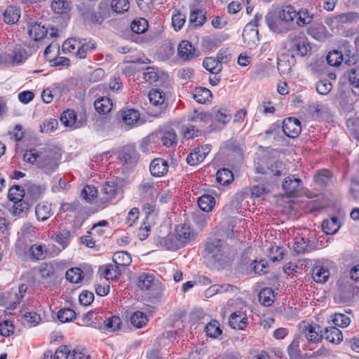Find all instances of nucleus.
<instances>
[{
  "instance_id": "38",
  "label": "nucleus",
  "mask_w": 359,
  "mask_h": 359,
  "mask_svg": "<svg viewBox=\"0 0 359 359\" xmlns=\"http://www.w3.org/2000/svg\"><path fill=\"white\" fill-rule=\"evenodd\" d=\"M165 287L161 283L154 282L148 290V296L154 301H159L163 296Z\"/></svg>"
},
{
  "instance_id": "31",
  "label": "nucleus",
  "mask_w": 359,
  "mask_h": 359,
  "mask_svg": "<svg viewBox=\"0 0 359 359\" xmlns=\"http://www.w3.org/2000/svg\"><path fill=\"white\" fill-rule=\"evenodd\" d=\"M113 262L120 266H128L130 265L132 259L130 255L126 251L116 252L113 255Z\"/></svg>"
},
{
  "instance_id": "21",
  "label": "nucleus",
  "mask_w": 359,
  "mask_h": 359,
  "mask_svg": "<svg viewBox=\"0 0 359 359\" xmlns=\"http://www.w3.org/2000/svg\"><path fill=\"white\" fill-rule=\"evenodd\" d=\"M313 18V14L309 9L302 8L298 11H296V22L299 27H304L310 24Z\"/></svg>"
},
{
  "instance_id": "28",
  "label": "nucleus",
  "mask_w": 359,
  "mask_h": 359,
  "mask_svg": "<svg viewBox=\"0 0 359 359\" xmlns=\"http://www.w3.org/2000/svg\"><path fill=\"white\" fill-rule=\"evenodd\" d=\"M35 213L38 220L46 221L52 215L50 205L48 203H39L35 208Z\"/></svg>"
},
{
  "instance_id": "12",
  "label": "nucleus",
  "mask_w": 359,
  "mask_h": 359,
  "mask_svg": "<svg viewBox=\"0 0 359 359\" xmlns=\"http://www.w3.org/2000/svg\"><path fill=\"white\" fill-rule=\"evenodd\" d=\"M248 323L246 314L240 311L231 313L229 318V326L235 330H244Z\"/></svg>"
},
{
  "instance_id": "59",
  "label": "nucleus",
  "mask_w": 359,
  "mask_h": 359,
  "mask_svg": "<svg viewBox=\"0 0 359 359\" xmlns=\"http://www.w3.org/2000/svg\"><path fill=\"white\" fill-rule=\"evenodd\" d=\"M330 180V173L327 170H322L315 176L316 182L322 186L327 185L329 183Z\"/></svg>"
},
{
  "instance_id": "48",
  "label": "nucleus",
  "mask_w": 359,
  "mask_h": 359,
  "mask_svg": "<svg viewBox=\"0 0 359 359\" xmlns=\"http://www.w3.org/2000/svg\"><path fill=\"white\" fill-rule=\"evenodd\" d=\"M207 335L212 338H216L222 334V330L217 321H211L205 327Z\"/></svg>"
},
{
  "instance_id": "17",
  "label": "nucleus",
  "mask_w": 359,
  "mask_h": 359,
  "mask_svg": "<svg viewBox=\"0 0 359 359\" xmlns=\"http://www.w3.org/2000/svg\"><path fill=\"white\" fill-rule=\"evenodd\" d=\"M60 121L65 126L71 129H75L80 127V124L76 122V114L72 109H67L61 114Z\"/></svg>"
},
{
  "instance_id": "60",
  "label": "nucleus",
  "mask_w": 359,
  "mask_h": 359,
  "mask_svg": "<svg viewBox=\"0 0 359 359\" xmlns=\"http://www.w3.org/2000/svg\"><path fill=\"white\" fill-rule=\"evenodd\" d=\"M24 194V189L21 186L15 185L9 189L8 196L11 201H15L23 197Z\"/></svg>"
},
{
  "instance_id": "13",
  "label": "nucleus",
  "mask_w": 359,
  "mask_h": 359,
  "mask_svg": "<svg viewBox=\"0 0 359 359\" xmlns=\"http://www.w3.org/2000/svg\"><path fill=\"white\" fill-rule=\"evenodd\" d=\"M168 168L166 161L163 158H155L151 162L149 170L153 176L162 177L167 173Z\"/></svg>"
},
{
  "instance_id": "16",
  "label": "nucleus",
  "mask_w": 359,
  "mask_h": 359,
  "mask_svg": "<svg viewBox=\"0 0 359 359\" xmlns=\"http://www.w3.org/2000/svg\"><path fill=\"white\" fill-rule=\"evenodd\" d=\"M290 47L292 52H294L297 55H300L302 57L306 55L311 48L303 38L293 39L291 41Z\"/></svg>"
},
{
  "instance_id": "37",
  "label": "nucleus",
  "mask_w": 359,
  "mask_h": 359,
  "mask_svg": "<svg viewBox=\"0 0 359 359\" xmlns=\"http://www.w3.org/2000/svg\"><path fill=\"white\" fill-rule=\"evenodd\" d=\"M101 192L104 195L103 200L108 201L117 194V186L114 182H107L102 186Z\"/></svg>"
},
{
  "instance_id": "6",
  "label": "nucleus",
  "mask_w": 359,
  "mask_h": 359,
  "mask_svg": "<svg viewBox=\"0 0 359 359\" xmlns=\"http://www.w3.org/2000/svg\"><path fill=\"white\" fill-rule=\"evenodd\" d=\"M299 331L300 337L305 338L309 344L318 343L323 338L321 327L316 324L302 322L299 325Z\"/></svg>"
},
{
  "instance_id": "50",
  "label": "nucleus",
  "mask_w": 359,
  "mask_h": 359,
  "mask_svg": "<svg viewBox=\"0 0 359 359\" xmlns=\"http://www.w3.org/2000/svg\"><path fill=\"white\" fill-rule=\"evenodd\" d=\"M326 60L329 65L337 67L343 61V55L339 51L333 50L328 53Z\"/></svg>"
},
{
  "instance_id": "4",
  "label": "nucleus",
  "mask_w": 359,
  "mask_h": 359,
  "mask_svg": "<svg viewBox=\"0 0 359 359\" xmlns=\"http://www.w3.org/2000/svg\"><path fill=\"white\" fill-rule=\"evenodd\" d=\"M229 248L225 242L220 239L210 240L205 245V257L219 265L226 261Z\"/></svg>"
},
{
  "instance_id": "30",
  "label": "nucleus",
  "mask_w": 359,
  "mask_h": 359,
  "mask_svg": "<svg viewBox=\"0 0 359 359\" xmlns=\"http://www.w3.org/2000/svg\"><path fill=\"white\" fill-rule=\"evenodd\" d=\"M154 283V278L152 274L142 273L137 278V285L142 290L148 291Z\"/></svg>"
},
{
  "instance_id": "3",
  "label": "nucleus",
  "mask_w": 359,
  "mask_h": 359,
  "mask_svg": "<svg viewBox=\"0 0 359 359\" xmlns=\"http://www.w3.org/2000/svg\"><path fill=\"white\" fill-rule=\"evenodd\" d=\"M78 11L80 14L86 20L90 21L93 24L101 25L104 20L107 18L108 13V6L105 3H100L95 6L92 3L82 2L78 5Z\"/></svg>"
},
{
  "instance_id": "34",
  "label": "nucleus",
  "mask_w": 359,
  "mask_h": 359,
  "mask_svg": "<svg viewBox=\"0 0 359 359\" xmlns=\"http://www.w3.org/2000/svg\"><path fill=\"white\" fill-rule=\"evenodd\" d=\"M216 177L217 182L222 185H228L233 180V172L228 168L219 169Z\"/></svg>"
},
{
  "instance_id": "62",
  "label": "nucleus",
  "mask_w": 359,
  "mask_h": 359,
  "mask_svg": "<svg viewBox=\"0 0 359 359\" xmlns=\"http://www.w3.org/2000/svg\"><path fill=\"white\" fill-rule=\"evenodd\" d=\"M293 248L298 254L305 253L309 250V246L304 238H298L294 243Z\"/></svg>"
},
{
  "instance_id": "40",
  "label": "nucleus",
  "mask_w": 359,
  "mask_h": 359,
  "mask_svg": "<svg viewBox=\"0 0 359 359\" xmlns=\"http://www.w3.org/2000/svg\"><path fill=\"white\" fill-rule=\"evenodd\" d=\"M13 205V214L19 217H23L29 209L28 203L21 198L15 199Z\"/></svg>"
},
{
  "instance_id": "36",
  "label": "nucleus",
  "mask_w": 359,
  "mask_h": 359,
  "mask_svg": "<svg viewBox=\"0 0 359 359\" xmlns=\"http://www.w3.org/2000/svg\"><path fill=\"white\" fill-rule=\"evenodd\" d=\"M51 8L55 13L65 14L70 11L71 6L67 0H53Z\"/></svg>"
},
{
  "instance_id": "15",
  "label": "nucleus",
  "mask_w": 359,
  "mask_h": 359,
  "mask_svg": "<svg viewBox=\"0 0 359 359\" xmlns=\"http://www.w3.org/2000/svg\"><path fill=\"white\" fill-rule=\"evenodd\" d=\"M177 53L184 60H189L195 57V48L189 41H182L178 46Z\"/></svg>"
},
{
  "instance_id": "18",
  "label": "nucleus",
  "mask_w": 359,
  "mask_h": 359,
  "mask_svg": "<svg viewBox=\"0 0 359 359\" xmlns=\"http://www.w3.org/2000/svg\"><path fill=\"white\" fill-rule=\"evenodd\" d=\"M48 32L46 27L37 22L32 23L28 26V34L31 39L34 41H39L43 39Z\"/></svg>"
},
{
  "instance_id": "53",
  "label": "nucleus",
  "mask_w": 359,
  "mask_h": 359,
  "mask_svg": "<svg viewBox=\"0 0 359 359\" xmlns=\"http://www.w3.org/2000/svg\"><path fill=\"white\" fill-rule=\"evenodd\" d=\"M41 316L34 311L26 312L23 314L22 320L24 323L29 324V325L35 326L41 321Z\"/></svg>"
},
{
  "instance_id": "63",
  "label": "nucleus",
  "mask_w": 359,
  "mask_h": 359,
  "mask_svg": "<svg viewBox=\"0 0 359 359\" xmlns=\"http://www.w3.org/2000/svg\"><path fill=\"white\" fill-rule=\"evenodd\" d=\"M58 126V121L55 118H48L44 121L41 126V131L43 133H51L55 130Z\"/></svg>"
},
{
  "instance_id": "25",
  "label": "nucleus",
  "mask_w": 359,
  "mask_h": 359,
  "mask_svg": "<svg viewBox=\"0 0 359 359\" xmlns=\"http://www.w3.org/2000/svg\"><path fill=\"white\" fill-rule=\"evenodd\" d=\"M203 67L213 74H217L222 70V65L216 57H208L203 62Z\"/></svg>"
},
{
  "instance_id": "24",
  "label": "nucleus",
  "mask_w": 359,
  "mask_h": 359,
  "mask_svg": "<svg viewBox=\"0 0 359 359\" xmlns=\"http://www.w3.org/2000/svg\"><path fill=\"white\" fill-rule=\"evenodd\" d=\"M304 341L302 337H295L287 347V352L290 359H302L300 343Z\"/></svg>"
},
{
  "instance_id": "52",
  "label": "nucleus",
  "mask_w": 359,
  "mask_h": 359,
  "mask_svg": "<svg viewBox=\"0 0 359 359\" xmlns=\"http://www.w3.org/2000/svg\"><path fill=\"white\" fill-rule=\"evenodd\" d=\"M332 322L335 327H346L350 325L351 319L346 314L344 313H335Z\"/></svg>"
},
{
  "instance_id": "1",
  "label": "nucleus",
  "mask_w": 359,
  "mask_h": 359,
  "mask_svg": "<svg viewBox=\"0 0 359 359\" xmlns=\"http://www.w3.org/2000/svg\"><path fill=\"white\" fill-rule=\"evenodd\" d=\"M296 10L290 5L269 11L265 20L269 29L276 34H285L294 27Z\"/></svg>"
},
{
  "instance_id": "2",
  "label": "nucleus",
  "mask_w": 359,
  "mask_h": 359,
  "mask_svg": "<svg viewBox=\"0 0 359 359\" xmlns=\"http://www.w3.org/2000/svg\"><path fill=\"white\" fill-rule=\"evenodd\" d=\"M23 160L31 164H36L46 174H50L56 170L59 165V157L56 151L50 147L35 148L27 150L23 155Z\"/></svg>"
},
{
  "instance_id": "11",
  "label": "nucleus",
  "mask_w": 359,
  "mask_h": 359,
  "mask_svg": "<svg viewBox=\"0 0 359 359\" xmlns=\"http://www.w3.org/2000/svg\"><path fill=\"white\" fill-rule=\"evenodd\" d=\"M307 34L318 41H324L330 34L325 27L321 23H313L307 29Z\"/></svg>"
},
{
  "instance_id": "8",
  "label": "nucleus",
  "mask_w": 359,
  "mask_h": 359,
  "mask_svg": "<svg viewBox=\"0 0 359 359\" xmlns=\"http://www.w3.org/2000/svg\"><path fill=\"white\" fill-rule=\"evenodd\" d=\"M118 157L121 163L130 167L135 165L139 160V154L133 145L124 147L120 151Z\"/></svg>"
},
{
  "instance_id": "47",
  "label": "nucleus",
  "mask_w": 359,
  "mask_h": 359,
  "mask_svg": "<svg viewBox=\"0 0 359 359\" xmlns=\"http://www.w3.org/2000/svg\"><path fill=\"white\" fill-rule=\"evenodd\" d=\"M148 22L144 18L134 20L131 25L130 29L135 34H142L147 31Z\"/></svg>"
},
{
  "instance_id": "55",
  "label": "nucleus",
  "mask_w": 359,
  "mask_h": 359,
  "mask_svg": "<svg viewBox=\"0 0 359 359\" xmlns=\"http://www.w3.org/2000/svg\"><path fill=\"white\" fill-rule=\"evenodd\" d=\"M161 141L163 145L169 147L172 146L177 141V135L173 130H170L163 133L161 137Z\"/></svg>"
},
{
  "instance_id": "10",
  "label": "nucleus",
  "mask_w": 359,
  "mask_h": 359,
  "mask_svg": "<svg viewBox=\"0 0 359 359\" xmlns=\"http://www.w3.org/2000/svg\"><path fill=\"white\" fill-rule=\"evenodd\" d=\"M258 173L264 174L269 177H279L286 173V168L284 163L280 161H276L271 163L266 169L262 167H257Z\"/></svg>"
},
{
  "instance_id": "42",
  "label": "nucleus",
  "mask_w": 359,
  "mask_h": 359,
  "mask_svg": "<svg viewBox=\"0 0 359 359\" xmlns=\"http://www.w3.org/2000/svg\"><path fill=\"white\" fill-rule=\"evenodd\" d=\"M147 321V316L142 311L134 312L130 316L131 323L137 328L144 326Z\"/></svg>"
},
{
  "instance_id": "58",
  "label": "nucleus",
  "mask_w": 359,
  "mask_h": 359,
  "mask_svg": "<svg viewBox=\"0 0 359 359\" xmlns=\"http://www.w3.org/2000/svg\"><path fill=\"white\" fill-rule=\"evenodd\" d=\"M39 271L41 278H46L54 275L55 269L53 264L42 263L39 266Z\"/></svg>"
},
{
  "instance_id": "43",
  "label": "nucleus",
  "mask_w": 359,
  "mask_h": 359,
  "mask_svg": "<svg viewBox=\"0 0 359 359\" xmlns=\"http://www.w3.org/2000/svg\"><path fill=\"white\" fill-rule=\"evenodd\" d=\"M103 273L104 275V278L107 280H114L119 277L121 274V271L120 267L116 264H109L105 266Z\"/></svg>"
},
{
  "instance_id": "7",
  "label": "nucleus",
  "mask_w": 359,
  "mask_h": 359,
  "mask_svg": "<svg viewBox=\"0 0 359 359\" xmlns=\"http://www.w3.org/2000/svg\"><path fill=\"white\" fill-rule=\"evenodd\" d=\"M282 128L284 134L291 138L297 137L302 131L301 122L294 117L285 118Z\"/></svg>"
},
{
  "instance_id": "57",
  "label": "nucleus",
  "mask_w": 359,
  "mask_h": 359,
  "mask_svg": "<svg viewBox=\"0 0 359 359\" xmlns=\"http://www.w3.org/2000/svg\"><path fill=\"white\" fill-rule=\"evenodd\" d=\"M204 160L203 156L200 152H198L197 148L194 149V151L190 153L187 157V163L190 165H196Z\"/></svg>"
},
{
  "instance_id": "22",
  "label": "nucleus",
  "mask_w": 359,
  "mask_h": 359,
  "mask_svg": "<svg viewBox=\"0 0 359 359\" xmlns=\"http://www.w3.org/2000/svg\"><path fill=\"white\" fill-rule=\"evenodd\" d=\"M112 102L107 97H101L95 101L94 106L95 110L101 114H107L112 108Z\"/></svg>"
},
{
  "instance_id": "33",
  "label": "nucleus",
  "mask_w": 359,
  "mask_h": 359,
  "mask_svg": "<svg viewBox=\"0 0 359 359\" xmlns=\"http://www.w3.org/2000/svg\"><path fill=\"white\" fill-rule=\"evenodd\" d=\"M198 205L202 210L210 212L215 205V198L211 195L204 194L198 198Z\"/></svg>"
},
{
  "instance_id": "39",
  "label": "nucleus",
  "mask_w": 359,
  "mask_h": 359,
  "mask_svg": "<svg viewBox=\"0 0 359 359\" xmlns=\"http://www.w3.org/2000/svg\"><path fill=\"white\" fill-rule=\"evenodd\" d=\"M67 280L72 283H79L83 278V271L78 267H73L68 269L65 274Z\"/></svg>"
},
{
  "instance_id": "56",
  "label": "nucleus",
  "mask_w": 359,
  "mask_h": 359,
  "mask_svg": "<svg viewBox=\"0 0 359 359\" xmlns=\"http://www.w3.org/2000/svg\"><path fill=\"white\" fill-rule=\"evenodd\" d=\"M316 89L319 94L325 95L330 92L332 89V83L327 79L320 80L317 82Z\"/></svg>"
},
{
  "instance_id": "19",
  "label": "nucleus",
  "mask_w": 359,
  "mask_h": 359,
  "mask_svg": "<svg viewBox=\"0 0 359 359\" xmlns=\"http://www.w3.org/2000/svg\"><path fill=\"white\" fill-rule=\"evenodd\" d=\"M20 17V9L16 6H9L3 13L4 21L8 25L16 23Z\"/></svg>"
},
{
  "instance_id": "61",
  "label": "nucleus",
  "mask_w": 359,
  "mask_h": 359,
  "mask_svg": "<svg viewBox=\"0 0 359 359\" xmlns=\"http://www.w3.org/2000/svg\"><path fill=\"white\" fill-rule=\"evenodd\" d=\"M358 14L355 12L345 13L337 15V22L341 23L352 22L358 19Z\"/></svg>"
},
{
  "instance_id": "23",
  "label": "nucleus",
  "mask_w": 359,
  "mask_h": 359,
  "mask_svg": "<svg viewBox=\"0 0 359 359\" xmlns=\"http://www.w3.org/2000/svg\"><path fill=\"white\" fill-rule=\"evenodd\" d=\"M340 228V222L336 217H332L330 219H325L322 224L323 231L326 234H334Z\"/></svg>"
},
{
  "instance_id": "41",
  "label": "nucleus",
  "mask_w": 359,
  "mask_h": 359,
  "mask_svg": "<svg viewBox=\"0 0 359 359\" xmlns=\"http://www.w3.org/2000/svg\"><path fill=\"white\" fill-rule=\"evenodd\" d=\"M139 191L144 198L153 196L154 194V183L151 181L143 180L139 186Z\"/></svg>"
},
{
  "instance_id": "14",
  "label": "nucleus",
  "mask_w": 359,
  "mask_h": 359,
  "mask_svg": "<svg viewBox=\"0 0 359 359\" xmlns=\"http://www.w3.org/2000/svg\"><path fill=\"white\" fill-rule=\"evenodd\" d=\"M243 41L247 46L252 48L259 41V31L257 29L252 28L251 25H245L242 34Z\"/></svg>"
},
{
  "instance_id": "49",
  "label": "nucleus",
  "mask_w": 359,
  "mask_h": 359,
  "mask_svg": "<svg viewBox=\"0 0 359 359\" xmlns=\"http://www.w3.org/2000/svg\"><path fill=\"white\" fill-rule=\"evenodd\" d=\"M76 318V312L71 309H62L57 313V318L61 323H68Z\"/></svg>"
},
{
  "instance_id": "35",
  "label": "nucleus",
  "mask_w": 359,
  "mask_h": 359,
  "mask_svg": "<svg viewBox=\"0 0 359 359\" xmlns=\"http://www.w3.org/2000/svg\"><path fill=\"white\" fill-rule=\"evenodd\" d=\"M259 301L265 306L272 304L274 301V293L271 288H263L259 294Z\"/></svg>"
},
{
  "instance_id": "32",
  "label": "nucleus",
  "mask_w": 359,
  "mask_h": 359,
  "mask_svg": "<svg viewBox=\"0 0 359 359\" xmlns=\"http://www.w3.org/2000/svg\"><path fill=\"white\" fill-rule=\"evenodd\" d=\"M150 102L155 106H161L163 108L165 93L160 89H151L148 95Z\"/></svg>"
},
{
  "instance_id": "44",
  "label": "nucleus",
  "mask_w": 359,
  "mask_h": 359,
  "mask_svg": "<svg viewBox=\"0 0 359 359\" xmlns=\"http://www.w3.org/2000/svg\"><path fill=\"white\" fill-rule=\"evenodd\" d=\"M29 252L31 257L36 260H42L46 258V250L41 245H33L30 247Z\"/></svg>"
},
{
  "instance_id": "5",
  "label": "nucleus",
  "mask_w": 359,
  "mask_h": 359,
  "mask_svg": "<svg viewBox=\"0 0 359 359\" xmlns=\"http://www.w3.org/2000/svg\"><path fill=\"white\" fill-rule=\"evenodd\" d=\"M195 237L194 231L186 226H178L176 229L175 238L168 236L162 239L161 243L168 250H177L192 241Z\"/></svg>"
},
{
  "instance_id": "46",
  "label": "nucleus",
  "mask_w": 359,
  "mask_h": 359,
  "mask_svg": "<svg viewBox=\"0 0 359 359\" xmlns=\"http://www.w3.org/2000/svg\"><path fill=\"white\" fill-rule=\"evenodd\" d=\"M122 118L123 122L127 125H133L140 118V114L138 111L130 109H128L123 113Z\"/></svg>"
},
{
  "instance_id": "20",
  "label": "nucleus",
  "mask_w": 359,
  "mask_h": 359,
  "mask_svg": "<svg viewBox=\"0 0 359 359\" xmlns=\"http://www.w3.org/2000/svg\"><path fill=\"white\" fill-rule=\"evenodd\" d=\"M323 334L326 340L334 344H339L343 340L341 332L335 326L325 327Z\"/></svg>"
},
{
  "instance_id": "54",
  "label": "nucleus",
  "mask_w": 359,
  "mask_h": 359,
  "mask_svg": "<svg viewBox=\"0 0 359 359\" xmlns=\"http://www.w3.org/2000/svg\"><path fill=\"white\" fill-rule=\"evenodd\" d=\"M97 191L94 186L86 185L82 189L81 196L86 201L90 202L97 196Z\"/></svg>"
},
{
  "instance_id": "64",
  "label": "nucleus",
  "mask_w": 359,
  "mask_h": 359,
  "mask_svg": "<svg viewBox=\"0 0 359 359\" xmlns=\"http://www.w3.org/2000/svg\"><path fill=\"white\" fill-rule=\"evenodd\" d=\"M348 79L355 88H359V68H352L348 72Z\"/></svg>"
},
{
  "instance_id": "29",
  "label": "nucleus",
  "mask_w": 359,
  "mask_h": 359,
  "mask_svg": "<svg viewBox=\"0 0 359 359\" xmlns=\"http://www.w3.org/2000/svg\"><path fill=\"white\" fill-rule=\"evenodd\" d=\"M206 20L204 12L201 9L191 10L189 16V22L194 27H201Z\"/></svg>"
},
{
  "instance_id": "51",
  "label": "nucleus",
  "mask_w": 359,
  "mask_h": 359,
  "mask_svg": "<svg viewBox=\"0 0 359 359\" xmlns=\"http://www.w3.org/2000/svg\"><path fill=\"white\" fill-rule=\"evenodd\" d=\"M121 324V320L119 317L114 316L105 320L104 321V325L105 330L114 332L118 329Z\"/></svg>"
},
{
  "instance_id": "26",
  "label": "nucleus",
  "mask_w": 359,
  "mask_h": 359,
  "mask_svg": "<svg viewBox=\"0 0 359 359\" xmlns=\"http://www.w3.org/2000/svg\"><path fill=\"white\" fill-rule=\"evenodd\" d=\"M194 100L200 104H205L212 98L211 91L204 87L196 88L193 94Z\"/></svg>"
},
{
  "instance_id": "27",
  "label": "nucleus",
  "mask_w": 359,
  "mask_h": 359,
  "mask_svg": "<svg viewBox=\"0 0 359 359\" xmlns=\"http://www.w3.org/2000/svg\"><path fill=\"white\" fill-rule=\"evenodd\" d=\"M329 271L322 266H316L312 270V278L316 283H323L329 278Z\"/></svg>"
},
{
  "instance_id": "9",
  "label": "nucleus",
  "mask_w": 359,
  "mask_h": 359,
  "mask_svg": "<svg viewBox=\"0 0 359 359\" xmlns=\"http://www.w3.org/2000/svg\"><path fill=\"white\" fill-rule=\"evenodd\" d=\"M301 184L302 180L299 178L290 175L284 179L282 188L287 196L293 197L298 194Z\"/></svg>"
},
{
  "instance_id": "45",
  "label": "nucleus",
  "mask_w": 359,
  "mask_h": 359,
  "mask_svg": "<svg viewBox=\"0 0 359 359\" xmlns=\"http://www.w3.org/2000/svg\"><path fill=\"white\" fill-rule=\"evenodd\" d=\"M111 8L115 13L121 14L128 11L130 3L128 0H111Z\"/></svg>"
}]
</instances>
